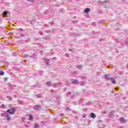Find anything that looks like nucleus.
Wrapping results in <instances>:
<instances>
[{"instance_id": "nucleus-1", "label": "nucleus", "mask_w": 128, "mask_h": 128, "mask_svg": "<svg viewBox=\"0 0 128 128\" xmlns=\"http://www.w3.org/2000/svg\"><path fill=\"white\" fill-rule=\"evenodd\" d=\"M1 116H3L4 118H6L7 120H10V116L8 115L6 112H4L3 114H1Z\"/></svg>"}, {"instance_id": "nucleus-2", "label": "nucleus", "mask_w": 128, "mask_h": 128, "mask_svg": "<svg viewBox=\"0 0 128 128\" xmlns=\"http://www.w3.org/2000/svg\"><path fill=\"white\" fill-rule=\"evenodd\" d=\"M7 112L10 114H14L16 112V109L12 108L11 109H8L7 110Z\"/></svg>"}, {"instance_id": "nucleus-3", "label": "nucleus", "mask_w": 128, "mask_h": 128, "mask_svg": "<svg viewBox=\"0 0 128 128\" xmlns=\"http://www.w3.org/2000/svg\"><path fill=\"white\" fill-rule=\"evenodd\" d=\"M33 108L34 110H38L42 108V106H40V105H36L33 106Z\"/></svg>"}, {"instance_id": "nucleus-4", "label": "nucleus", "mask_w": 128, "mask_h": 128, "mask_svg": "<svg viewBox=\"0 0 128 128\" xmlns=\"http://www.w3.org/2000/svg\"><path fill=\"white\" fill-rule=\"evenodd\" d=\"M44 62H46L47 66H48V64H50V60L46 58H44Z\"/></svg>"}, {"instance_id": "nucleus-5", "label": "nucleus", "mask_w": 128, "mask_h": 128, "mask_svg": "<svg viewBox=\"0 0 128 128\" xmlns=\"http://www.w3.org/2000/svg\"><path fill=\"white\" fill-rule=\"evenodd\" d=\"M71 82H72V84H78V80H73V79H71Z\"/></svg>"}, {"instance_id": "nucleus-6", "label": "nucleus", "mask_w": 128, "mask_h": 128, "mask_svg": "<svg viewBox=\"0 0 128 128\" xmlns=\"http://www.w3.org/2000/svg\"><path fill=\"white\" fill-rule=\"evenodd\" d=\"M104 78L106 80H110V74H106V75H104Z\"/></svg>"}, {"instance_id": "nucleus-7", "label": "nucleus", "mask_w": 128, "mask_h": 128, "mask_svg": "<svg viewBox=\"0 0 128 128\" xmlns=\"http://www.w3.org/2000/svg\"><path fill=\"white\" fill-rule=\"evenodd\" d=\"M109 80H110L112 84H116V79L114 77H110Z\"/></svg>"}, {"instance_id": "nucleus-8", "label": "nucleus", "mask_w": 128, "mask_h": 128, "mask_svg": "<svg viewBox=\"0 0 128 128\" xmlns=\"http://www.w3.org/2000/svg\"><path fill=\"white\" fill-rule=\"evenodd\" d=\"M120 122H122V124L126 122V119H124V118H121L119 119Z\"/></svg>"}, {"instance_id": "nucleus-9", "label": "nucleus", "mask_w": 128, "mask_h": 128, "mask_svg": "<svg viewBox=\"0 0 128 128\" xmlns=\"http://www.w3.org/2000/svg\"><path fill=\"white\" fill-rule=\"evenodd\" d=\"M90 12V9L88 8H86L84 10V12H85V14H88Z\"/></svg>"}, {"instance_id": "nucleus-10", "label": "nucleus", "mask_w": 128, "mask_h": 128, "mask_svg": "<svg viewBox=\"0 0 128 128\" xmlns=\"http://www.w3.org/2000/svg\"><path fill=\"white\" fill-rule=\"evenodd\" d=\"M90 118H96V114H94V113H92V112L91 114H90Z\"/></svg>"}, {"instance_id": "nucleus-11", "label": "nucleus", "mask_w": 128, "mask_h": 128, "mask_svg": "<svg viewBox=\"0 0 128 128\" xmlns=\"http://www.w3.org/2000/svg\"><path fill=\"white\" fill-rule=\"evenodd\" d=\"M46 84L48 86H52V82H46Z\"/></svg>"}, {"instance_id": "nucleus-12", "label": "nucleus", "mask_w": 128, "mask_h": 128, "mask_svg": "<svg viewBox=\"0 0 128 128\" xmlns=\"http://www.w3.org/2000/svg\"><path fill=\"white\" fill-rule=\"evenodd\" d=\"M77 68H78V70H82V65L77 66Z\"/></svg>"}, {"instance_id": "nucleus-13", "label": "nucleus", "mask_w": 128, "mask_h": 128, "mask_svg": "<svg viewBox=\"0 0 128 128\" xmlns=\"http://www.w3.org/2000/svg\"><path fill=\"white\" fill-rule=\"evenodd\" d=\"M28 117L30 118V120H34V117L32 116V114L29 115Z\"/></svg>"}, {"instance_id": "nucleus-14", "label": "nucleus", "mask_w": 128, "mask_h": 128, "mask_svg": "<svg viewBox=\"0 0 128 128\" xmlns=\"http://www.w3.org/2000/svg\"><path fill=\"white\" fill-rule=\"evenodd\" d=\"M3 16H6V14H8V11L6 10L4 11L3 14H2Z\"/></svg>"}, {"instance_id": "nucleus-15", "label": "nucleus", "mask_w": 128, "mask_h": 128, "mask_svg": "<svg viewBox=\"0 0 128 128\" xmlns=\"http://www.w3.org/2000/svg\"><path fill=\"white\" fill-rule=\"evenodd\" d=\"M108 4V2L106 1H104L102 2V4L106 5Z\"/></svg>"}, {"instance_id": "nucleus-16", "label": "nucleus", "mask_w": 128, "mask_h": 128, "mask_svg": "<svg viewBox=\"0 0 128 128\" xmlns=\"http://www.w3.org/2000/svg\"><path fill=\"white\" fill-rule=\"evenodd\" d=\"M4 72L0 71V76H4Z\"/></svg>"}, {"instance_id": "nucleus-17", "label": "nucleus", "mask_w": 128, "mask_h": 128, "mask_svg": "<svg viewBox=\"0 0 128 128\" xmlns=\"http://www.w3.org/2000/svg\"><path fill=\"white\" fill-rule=\"evenodd\" d=\"M38 127H39L38 124H35L34 128H38Z\"/></svg>"}, {"instance_id": "nucleus-18", "label": "nucleus", "mask_w": 128, "mask_h": 128, "mask_svg": "<svg viewBox=\"0 0 128 128\" xmlns=\"http://www.w3.org/2000/svg\"><path fill=\"white\" fill-rule=\"evenodd\" d=\"M86 84V82H82L81 86H84Z\"/></svg>"}, {"instance_id": "nucleus-19", "label": "nucleus", "mask_w": 128, "mask_h": 128, "mask_svg": "<svg viewBox=\"0 0 128 128\" xmlns=\"http://www.w3.org/2000/svg\"><path fill=\"white\" fill-rule=\"evenodd\" d=\"M52 86H54V88H56V83L53 84Z\"/></svg>"}, {"instance_id": "nucleus-20", "label": "nucleus", "mask_w": 128, "mask_h": 128, "mask_svg": "<svg viewBox=\"0 0 128 128\" xmlns=\"http://www.w3.org/2000/svg\"><path fill=\"white\" fill-rule=\"evenodd\" d=\"M1 108H6V106L3 104V105H2V106H1Z\"/></svg>"}, {"instance_id": "nucleus-21", "label": "nucleus", "mask_w": 128, "mask_h": 128, "mask_svg": "<svg viewBox=\"0 0 128 128\" xmlns=\"http://www.w3.org/2000/svg\"><path fill=\"white\" fill-rule=\"evenodd\" d=\"M102 114H106V111H104L102 112Z\"/></svg>"}, {"instance_id": "nucleus-22", "label": "nucleus", "mask_w": 128, "mask_h": 128, "mask_svg": "<svg viewBox=\"0 0 128 128\" xmlns=\"http://www.w3.org/2000/svg\"><path fill=\"white\" fill-rule=\"evenodd\" d=\"M60 116H64V114H60Z\"/></svg>"}, {"instance_id": "nucleus-23", "label": "nucleus", "mask_w": 128, "mask_h": 128, "mask_svg": "<svg viewBox=\"0 0 128 128\" xmlns=\"http://www.w3.org/2000/svg\"><path fill=\"white\" fill-rule=\"evenodd\" d=\"M37 98H40L41 96L40 94L36 95Z\"/></svg>"}, {"instance_id": "nucleus-24", "label": "nucleus", "mask_w": 128, "mask_h": 128, "mask_svg": "<svg viewBox=\"0 0 128 128\" xmlns=\"http://www.w3.org/2000/svg\"><path fill=\"white\" fill-rule=\"evenodd\" d=\"M28 2H34V0H27Z\"/></svg>"}, {"instance_id": "nucleus-25", "label": "nucleus", "mask_w": 128, "mask_h": 128, "mask_svg": "<svg viewBox=\"0 0 128 128\" xmlns=\"http://www.w3.org/2000/svg\"><path fill=\"white\" fill-rule=\"evenodd\" d=\"M80 104V103L79 102H78L76 103H75L74 104Z\"/></svg>"}, {"instance_id": "nucleus-26", "label": "nucleus", "mask_w": 128, "mask_h": 128, "mask_svg": "<svg viewBox=\"0 0 128 128\" xmlns=\"http://www.w3.org/2000/svg\"><path fill=\"white\" fill-rule=\"evenodd\" d=\"M19 30H20V32H22V28H19Z\"/></svg>"}, {"instance_id": "nucleus-27", "label": "nucleus", "mask_w": 128, "mask_h": 128, "mask_svg": "<svg viewBox=\"0 0 128 128\" xmlns=\"http://www.w3.org/2000/svg\"><path fill=\"white\" fill-rule=\"evenodd\" d=\"M51 24H52V25L54 24V22H52Z\"/></svg>"}, {"instance_id": "nucleus-28", "label": "nucleus", "mask_w": 128, "mask_h": 128, "mask_svg": "<svg viewBox=\"0 0 128 128\" xmlns=\"http://www.w3.org/2000/svg\"><path fill=\"white\" fill-rule=\"evenodd\" d=\"M9 100H12V98H10V97H9Z\"/></svg>"}, {"instance_id": "nucleus-29", "label": "nucleus", "mask_w": 128, "mask_h": 128, "mask_svg": "<svg viewBox=\"0 0 128 128\" xmlns=\"http://www.w3.org/2000/svg\"><path fill=\"white\" fill-rule=\"evenodd\" d=\"M5 80H8V78H4Z\"/></svg>"}, {"instance_id": "nucleus-30", "label": "nucleus", "mask_w": 128, "mask_h": 128, "mask_svg": "<svg viewBox=\"0 0 128 128\" xmlns=\"http://www.w3.org/2000/svg\"><path fill=\"white\" fill-rule=\"evenodd\" d=\"M86 115L84 114V118H86Z\"/></svg>"}, {"instance_id": "nucleus-31", "label": "nucleus", "mask_w": 128, "mask_h": 128, "mask_svg": "<svg viewBox=\"0 0 128 128\" xmlns=\"http://www.w3.org/2000/svg\"><path fill=\"white\" fill-rule=\"evenodd\" d=\"M72 49L69 50V52H72Z\"/></svg>"}, {"instance_id": "nucleus-32", "label": "nucleus", "mask_w": 128, "mask_h": 128, "mask_svg": "<svg viewBox=\"0 0 128 128\" xmlns=\"http://www.w3.org/2000/svg\"><path fill=\"white\" fill-rule=\"evenodd\" d=\"M110 114H114V112H110Z\"/></svg>"}, {"instance_id": "nucleus-33", "label": "nucleus", "mask_w": 128, "mask_h": 128, "mask_svg": "<svg viewBox=\"0 0 128 128\" xmlns=\"http://www.w3.org/2000/svg\"><path fill=\"white\" fill-rule=\"evenodd\" d=\"M80 102H82V100H80Z\"/></svg>"}, {"instance_id": "nucleus-34", "label": "nucleus", "mask_w": 128, "mask_h": 128, "mask_svg": "<svg viewBox=\"0 0 128 128\" xmlns=\"http://www.w3.org/2000/svg\"><path fill=\"white\" fill-rule=\"evenodd\" d=\"M115 90H118V88H115Z\"/></svg>"}, {"instance_id": "nucleus-35", "label": "nucleus", "mask_w": 128, "mask_h": 128, "mask_svg": "<svg viewBox=\"0 0 128 128\" xmlns=\"http://www.w3.org/2000/svg\"><path fill=\"white\" fill-rule=\"evenodd\" d=\"M67 110H70V108H67Z\"/></svg>"}, {"instance_id": "nucleus-36", "label": "nucleus", "mask_w": 128, "mask_h": 128, "mask_svg": "<svg viewBox=\"0 0 128 128\" xmlns=\"http://www.w3.org/2000/svg\"><path fill=\"white\" fill-rule=\"evenodd\" d=\"M40 35H41V36H42V33H41V34H40Z\"/></svg>"}]
</instances>
